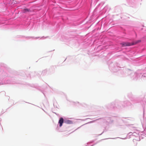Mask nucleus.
Masks as SVG:
<instances>
[{
  "instance_id": "obj_3",
  "label": "nucleus",
  "mask_w": 146,
  "mask_h": 146,
  "mask_svg": "<svg viewBox=\"0 0 146 146\" xmlns=\"http://www.w3.org/2000/svg\"><path fill=\"white\" fill-rule=\"evenodd\" d=\"M31 11L30 9H24L23 11V12L24 13H26Z\"/></svg>"
},
{
  "instance_id": "obj_4",
  "label": "nucleus",
  "mask_w": 146,
  "mask_h": 146,
  "mask_svg": "<svg viewBox=\"0 0 146 146\" xmlns=\"http://www.w3.org/2000/svg\"><path fill=\"white\" fill-rule=\"evenodd\" d=\"M141 42V40H138L137 41H135L134 42L132 43V45L136 44Z\"/></svg>"
},
{
  "instance_id": "obj_1",
  "label": "nucleus",
  "mask_w": 146,
  "mask_h": 146,
  "mask_svg": "<svg viewBox=\"0 0 146 146\" xmlns=\"http://www.w3.org/2000/svg\"><path fill=\"white\" fill-rule=\"evenodd\" d=\"M122 46H129L132 45V43L128 42H124L121 43Z\"/></svg>"
},
{
  "instance_id": "obj_2",
  "label": "nucleus",
  "mask_w": 146,
  "mask_h": 146,
  "mask_svg": "<svg viewBox=\"0 0 146 146\" xmlns=\"http://www.w3.org/2000/svg\"><path fill=\"white\" fill-rule=\"evenodd\" d=\"M64 122V119L63 118L61 117L60 119L59 120L58 123L60 124L59 126L61 127L62 125V123Z\"/></svg>"
}]
</instances>
